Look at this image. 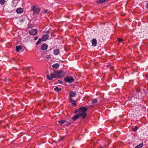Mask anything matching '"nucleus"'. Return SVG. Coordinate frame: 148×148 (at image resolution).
I'll return each mask as SVG.
<instances>
[{"instance_id": "7ed1b4c3", "label": "nucleus", "mask_w": 148, "mask_h": 148, "mask_svg": "<svg viewBox=\"0 0 148 148\" xmlns=\"http://www.w3.org/2000/svg\"><path fill=\"white\" fill-rule=\"evenodd\" d=\"M32 9L34 12L33 13L38 14L40 11V9L37 5H34L32 7Z\"/></svg>"}, {"instance_id": "4c0bfd02", "label": "nucleus", "mask_w": 148, "mask_h": 148, "mask_svg": "<svg viewBox=\"0 0 148 148\" xmlns=\"http://www.w3.org/2000/svg\"><path fill=\"white\" fill-rule=\"evenodd\" d=\"M49 31H48L47 32V33H49Z\"/></svg>"}, {"instance_id": "6e6552de", "label": "nucleus", "mask_w": 148, "mask_h": 148, "mask_svg": "<svg viewBox=\"0 0 148 148\" xmlns=\"http://www.w3.org/2000/svg\"><path fill=\"white\" fill-rule=\"evenodd\" d=\"M37 33V30L35 29H32L30 31L29 33L32 35H35Z\"/></svg>"}, {"instance_id": "0eeeda50", "label": "nucleus", "mask_w": 148, "mask_h": 148, "mask_svg": "<svg viewBox=\"0 0 148 148\" xmlns=\"http://www.w3.org/2000/svg\"><path fill=\"white\" fill-rule=\"evenodd\" d=\"M136 91L138 92V98L139 99H142L143 98V94L142 93L140 90L137 89Z\"/></svg>"}, {"instance_id": "f257e3e1", "label": "nucleus", "mask_w": 148, "mask_h": 148, "mask_svg": "<svg viewBox=\"0 0 148 148\" xmlns=\"http://www.w3.org/2000/svg\"><path fill=\"white\" fill-rule=\"evenodd\" d=\"M88 110V108L85 107H82L78 110H76L75 112V113L79 112L78 114L83 119H84L86 116V112Z\"/></svg>"}, {"instance_id": "20e7f679", "label": "nucleus", "mask_w": 148, "mask_h": 148, "mask_svg": "<svg viewBox=\"0 0 148 148\" xmlns=\"http://www.w3.org/2000/svg\"><path fill=\"white\" fill-rule=\"evenodd\" d=\"M64 80L66 82H68L69 83H72L74 81V79L71 77H68L65 78Z\"/></svg>"}, {"instance_id": "e433bc0d", "label": "nucleus", "mask_w": 148, "mask_h": 148, "mask_svg": "<svg viewBox=\"0 0 148 148\" xmlns=\"http://www.w3.org/2000/svg\"><path fill=\"white\" fill-rule=\"evenodd\" d=\"M71 121H70V122L69 123H68V125H70V124H71Z\"/></svg>"}, {"instance_id": "f704fd0d", "label": "nucleus", "mask_w": 148, "mask_h": 148, "mask_svg": "<svg viewBox=\"0 0 148 148\" xmlns=\"http://www.w3.org/2000/svg\"><path fill=\"white\" fill-rule=\"evenodd\" d=\"M104 2H108L110 0H103Z\"/></svg>"}, {"instance_id": "39448f33", "label": "nucleus", "mask_w": 148, "mask_h": 148, "mask_svg": "<svg viewBox=\"0 0 148 148\" xmlns=\"http://www.w3.org/2000/svg\"><path fill=\"white\" fill-rule=\"evenodd\" d=\"M47 77L48 79L51 80L54 78L57 77L56 74L51 73V74L50 75H48L47 76Z\"/></svg>"}, {"instance_id": "1a4fd4ad", "label": "nucleus", "mask_w": 148, "mask_h": 148, "mask_svg": "<svg viewBox=\"0 0 148 148\" xmlns=\"http://www.w3.org/2000/svg\"><path fill=\"white\" fill-rule=\"evenodd\" d=\"M48 48V45L44 43L41 47V49L43 51L46 50Z\"/></svg>"}, {"instance_id": "393cba45", "label": "nucleus", "mask_w": 148, "mask_h": 148, "mask_svg": "<svg viewBox=\"0 0 148 148\" xmlns=\"http://www.w3.org/2000/svg\"><path fill=\"white\" fill-rule=\"evenodd\" d=\"M138 128L136 126H135L134 128L132 129L133 130L134 132H136Z\"/></svg>"}, {"instance_id": "6ab92c4d", "label": "nucleus", "mask_w": 148, "mask_h": 148, "mask_svg": "<svg viewBox=\"0 0 148 148\" xmlns=\"http://www.w3.org/2000/svg\"><path fill=\"white\" fill-rule=\"evenodd\" d=\"M143 146V143H141L139 144L138 145H137L135 147V148H141Z\"/></svg>"}, {"instance_id": "b1692460", "label": "nucleus", "mask_w": 148, "mask_h": 148, "mask_svg": "<svg viewBox=\"0 0 148 148\" xmlns=\"http://www.w3.org/2000/svg\"><path fill=\"white\" fill-rule=\"evenodd\" d=\"M77 102V100H74V102L73 103H72V105H73V106H76V103Z\"/></svg>"}, {"instance_id": "f8f14e48", "label": "nucleus", "mask_w": 148, "mask_h": 148, "mask_svg": "<svg viewBox=\"0 0 148 148\" xmlns=\"http://www.w3.org/2000/svg\"><path fill=\"white\" fill-rule=\"evenodd\" d=\"M23 11V8H19L16 9V12L18 14H21Z\"/></svg>"}, {"instance_id": "c756f323", "label": "nucleus", "mask_w": 148, "mask_h": 148, "mask_svg": "<svg viewBox=\"0 0 148 148\" xmlns=\"http://www.w3.org/2000/svg\"><path fill=\"white\" fill-rule=\"evenodd\" d=\"M38 37L37 36H36L34 38V40H37L38 39Z\"/></svg>"}, {"instance_id": "9b49d317", "label": "nucleus", "mask_w": 148, "mask_h": 148, "mask_svg": "<svg viewBox=\"0 0 148 148\" xmlns=\"http://www.w3.org/2000/svg\"><path fill=\"white\" fill-rule=\"evenodd\" d=\"M80 116L78 114L76 115H75L72 118L73 121H76Z\"/></svg>"}, {"instance_id": "c9c22d12", "label": "nucleus", "mask_w": 148, "mask_h": 148, "mask_svg": "<svg viewBox=\"0 0 148 148\" xmlns=\"http://www.w3.org/2000/svg\"><path fill=\"white\" fill-rule=\"evenodd\" d=\"M63 139V138H61V139H59L58 140V142H60V141H61V140H62Z\"/></svg>"}, {"instance_id": "f03ea898", "label": "nucleus", "mask_w": 148, "mask_h": 148, "mask_svg": "<svg viewBox=\"0 0 148 148\" xmlns=\"http://www.w3.org/2000/svg\"><path fill=\"white\" fill-rule=\"evenodd\" d=\"M54 73L56 75L57 77L58 78H61L65 75V74L62 71H54Z\"/></svg>"}, {"instance_id": "423d86ee", "label": "nucleus", "mask_w": 148, "mask_h": 148, "mask_svg": "<svg viewBox=\"0 0 148 148\" xmlns=\"http://www.w3.org/2000/svg\"><path fill=\"white\" fill-rule=\"evenodd\" d=\"M92 46L95 47L97 44V40L96 38H93L91 41Z\"/></svg>"}, {"instance_id": "412c9836", "label": "nucleus", "mask_w": 148, "mask_h": 148, "mask_svg": "<svg viewBox=\"0 0 148 148\" xmlns=\"http://www.w3.org/2000/svg\"><path fill=\"white\" fill-rule=\"evenodd\" d=\"M5 2V0H0V3L2 5H3Z\"/></svg>"}, {"instance_id": "2eb2a0df", "label": "nucleus", "mask_w": 148, "mask_h": 148, "mask_svg": "<svg viewBox=\"0 0 148 148\" xmlns=\"http://www.w3.org/2000/svg\"><path fill=\"white\" fill-rule=\"evenodd\" d=\"M52 66L53 68L57 69L59 67V64L58 63H57L53 64Z\"/></svg>"}, {"instance_id": "5701e85b", "label": "nucleus", "mask_w": 148, "mask_h": 148, "mask_svg": "<svg viewBox=\"0 0 148 148\" xmlns=\"http://www.w3.org/2000/svg\"><path fill=\"white\" fill-rule=\"evenodd\" d=\"M41 41H42V40H41V38L39 39L38 40L36 43V45H38L41 42Z\"/></svg>"}, {"instance_id": "72a5a7b5", "label": "nucleus", "mask_w": 148, "mask_h": 148, "mask_svg": "<svg viewBox=\"0 0 148 148\" xmlns=\"http://www.w3.org/2000/svg\"><path fill=\"white\" fill-rule=\"evenodd\" d=\"M69 100L71 102H74V100H73L72 99H69Z\"/></svg>"}, {"instance_id": "a211bd4d", "label": "nucleus", "mask_w": 148, "mask_h": 148, "mask_svg": "<svg viewBox=\"0 0 148 148\" xmlns=\"http://www.w3.org/2000/svg\"><path fill=\"white\" fill-rule=\"evenodd\" d=\"M65 122H66V123H68V121H65L64 120H61L60 121H58V122L60 124V125H62L64 124Z\"/></svg>"}, {"instance_id": "9d476101", "label": "nucleus", "mask_w": 148, "mask_h": 148, "mask_svg": "<svg viewBox=\"0 0 148 148\" xmlns=\"http://www.w3.org/2000/svg\"><path fill=\"white\" fill-rule=\"evenodd\" d=\"M49 38V36L47 34H44L43 35L41 38L42 41H45L47 40Z\"/></svg>"}, {"instance_id": "4468645a", "label": "nucleus", "mask_w": 148, "mask_h": 148, "mask_svg": "<svg viewBox=\"0 0 148 148\" xmlns=\"http://www.w3.org/2000/svg\"><path fill=\"white\" fill-rule=\"evenodd\" d=\"M60 51L59 49H56L54 50L53 54L55 55H57L59 54Z\"/></svg>"}, {"instance_id": "a878e982", "label": "nucleus", "mask_w": 148, "mask_h": 148, "mask_svg": "<svg viewBox=\"0 0 148 148\" xmlns=\"http://www.w3.org/2000/svg\"><path fill=\"white\" fill-rule=\"evenodd\" d=\"M118 40L119 42H122L123 41V39L121 38H118Z\"/></svg>"}, {"instance_id": "473e14b6", "label": "nucleus", "mask_w": 148, "mask_h": 148, "mask_svg": "<svg viewBox=\"0 0 148 148\" xmlns=\"http://www.w3.org/2000/svg\"><path fill=\"white\" fill-rule=\"evenodd\" d=\"M146 7L147 9H148V3H147Z\"/></svg>"}, {"instance_id": "bb28decb", "label": "nucleus", "mask_w": 148, "mask_h": 148, "mask_svg": "<svg viewBox=\"0 0 148 148\" xmlns=\"http://www.w3.org/2000/svg\"><path fill=\"white\" fill-rule=\"evenodd\" d=\"M4 82H7V81H9V80L8 79H7V78H5L4 80Z\"/></svg>"}, {"instance_id": "cd10ccee", "label": "nucleus", "mask_w": 148, "mask_h": 148, "mask_svg": "<svg viewBox=\"0 0 148 148\" xmlns=\"http://www.w3.org/2000/svg\"><path fill=\"white\" fill-rule=\"evenodd\" d=\"M107 66H109L110 67V69H111V70H112V69L113 68V67L111 66L110 65H107Z\"/></svg>"}, {"instance_id": "ddd939ff", "label": "nucleus", "mask_w": 148, "mask_h": 148, "mask_svg": "<svg viewBox=\"0 0 148 148\" xmlns=\"http://www.w3.org/2000/svg\"><path fill=\"white\" fill-rule=\"evenodd\" d=\"M76 94V93L75 92V91H72L71 92L70 94L69 95V96L71 97H75Z\"/></svg>"}, {"instance_id": "7c9ffc66", "label": "nucleus", "mask_w": 148, "mask_h": 148, "mask_svg": "<svg viewBox=\"0 0 148 148\" xmlns=\"http://www.w3.org/2000/svg\"><path fill=\"white\" fill-rule=\"evenodd\" d=\"M58 81L59 83L62 84V81L60 80H58Z\"/></svg>"}, {"instance_id": "2f4dec72", "label": "nucleus", "mask_w": 148, "mask_h": 148, "mask_svg": "<svg viewBox=\"0 0 148 148\" xmlns=\"http://www.w3.org/2000/svg\"><path fill=\"white\" fill-rule=\"evenodd\" d=\"M48 12V10H46L44 11V13H45H45H47V12Z\"/></svg>"}, {"instance_id": "f3484780", "label": "nucleus", "mask_w": 148, "mask_h": 148, "mask_svg": "<svg viewBox=\"0 0 148 148\" xmlns=\"http://www.w3.org/2000/svg\"><path fill=\"white\" fill-rule=\"evenodd\" d=\"M96 2L99 5H100L105 3L103 0H99L97 1Z\"/></svg>"}, {"instance_id": "c85d7f7f", "label": "nucleus", "mask_w": 148, "mask_h": 148, "mask_svg": "<svg viewBox=\"0 0 148 148\" xmlns=\"http://www.w3.org/2000/svg\"><path fill=\"white\" fill-rule=\"evenodd\" d=\"M145 77L147 80L148 79V74L146 75L145 76Z\"/></svg>"}, {"instance_id": "aec40b11", "label": "nucleus", "mask_w": 148, "mask_h": 148, "mask_svg": "<svg viewBox=\"0 0 148 148\" xmlns=\"http://www.w3.org/2000/svg\"><path fill=\"white\" fill-rule=\"evenodd\" d=\"M54 90L55 91H56L57 92H59V91H60L61 90V88H59L58 87L56 86L55 88H54Z\"/></svg>"}, {"instance_id": "4be33fe9", "label": "nucleus", "mask_w": 148, "mask_h": 148, "mask_svg": "<svg viewBox=\"0 0 148 148\" xmlns=\"http://www.w3.org/2000/svg\"><path fill=\"white\" fill-rule=\"evenodd\" d=\"M97 100L96 99H94L92 100L91 103L92 104L95 103L97 102Z\"/></svg>"}, {"instance_id": "dca6fc26", "label": "nucleus", "mask_w": 148, "mask_h": 148, "mask_svg": "<svg viewBox=\"0 0 148 148\" xmlns=\"http://www.w3.org/2000/svg\"><path fill=\"white\" fill-rule=\"evenodd\" d=\"M22 47L21 46H17L16 47V50L17 52H19L20 50L22 49Z\"/></svg>"}]
</instances>
